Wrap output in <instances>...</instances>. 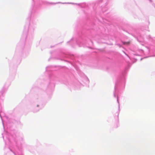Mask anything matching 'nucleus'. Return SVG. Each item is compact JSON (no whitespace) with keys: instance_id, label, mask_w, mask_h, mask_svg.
Instances as JSON below:
<instances>
[{"instance_id":"obj_1","label":"nucleus","mask_w":155,"mask_h":155,"mask_svg":"<svg viewBox=\"0 0 155 155\" xmlns=\"http://www.w3.org/2000/svg\"><path fill=\"white\" fill-rule=\"evenodd\" d=\"M123 44L124 45H129L130 44V41H127V42H123Z\"/></svg>"}]
</instances>
